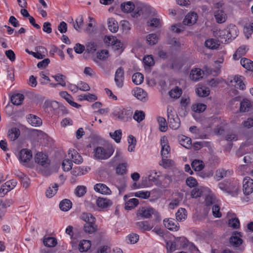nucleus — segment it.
Returning <instances> with one entry per match:
<instances>
[{
  "mask_svg": "<svg viewBox=\"0 0 253 253\" xmlns=\"http://www.w3.org/2000/svg\"><path fill=\"white\" fill-rule=\"evenodd\" d=\"M214 35L219 39L221 42H228L238 36L237 28L235 25H230L227 29L214 32Z\"/></svg>",
  "mask_w": 253,
  "mask_h": 253,
  "instance_id": "f257e3e1",
  "label": "nucleus"
},
{
  "mask_svg": "<svg viewBox=\"0 0 253 253\" xmlns=\"http://www.w3.org/2000/svg\"><path fill=\"white\" fill-rule=\"evenodd\" d=\"M168 121L169 126L173 129H177L180 126V121L177 115L172 111V108H167Z\"/></svg>",
  "mask_w": 253,
  "mask_h": 253,
  "instance_id": "f03ea898",
  "label": "nucleus"
},
{
  "mask_svg": "<svg viewBox=\"0 0 253 253\" xmlns=\"http://www.w3.org/2000/svg\"><path fill=\"white\" fill-rule=\"evenodd\" d=\"M114 151L112 147H97L94 150V157L99 160L107 159L112 155Z\"/></svg>",
  "mask_w": 253,
  "mask_h": 253,
  "instance_id": "7ed1b4c3",
  "label": "nucleus"
},
{
  "mask_svg": "<svg viewBox=\"0 0 253 253\" xmlns=\"http://www.w3.org/2000/svg\"><path fill=\"white\" fill-rule=\"evenodd\" d=\"M132 112L131 110H127L122 108H117L113 113L114 116L117 117L120 120L124 122L131 119Z\"/></svg>",
  "mask_w": 253,
  "mask_h": 253,
  "instance_id": "20e7f679",
  "label": "nucleus"
},
{
  "mask_svg": "<svg viewBox=\"0 0 253 253\" xmlns=\"http://www.w3.org/2000/svg\"><path fill=\"white\" fill-rule=\"evenodd\" d=\"M243 191L246 195H249L253 191V180L249 177H246L243 181Z\"/></svg>",
  "mask_w": 253,
  "mask_h": 253,
  "instance_id": "39448f33",
  "label": "nucleus"
},
{
  "mask_svg": "<svg viewBox=\"0 0 253 253\" xmlns=\"http://www.w3.org/2000/svg\"><path fill=\"white\" fill-rule=\"evenodd\" d=\"M184 173L182 171L178 169L173 170L172 174H168L165 176V178L169 180V181L178 182L183 180L184 178Z\"/></svg>",
  "mask_w": 253,
  "mask_h": 253,
  "instance_id": "423d86ee",
  "label": "nucleus"
},
{
  "mask_svg": "<svg viewBox=\"0 0 253 253\" xmlns=\"http://www.w3.org/2000/svg\"><path fill=\"white\" fill-rule=\"evenodd\" d=\"M35 162L43 168H47L49 165V160L46 155L42 153H38L35 157Z\"/></svg>",
  "mask_w": 253,
  "mask_h": 253,
  "instance_id": "0eeeda50",
  "label": "nucleus"
},
{
  "mask_svg": "<svg viewBox=\"0 0 253 253\" xmlns=\"http://www.w3.org/2000/svg\"><path fill=\"white\" fill-rule=\"evenodd\" d=\"M114 80L118 87L121 88L123 87L124 81V71L122 67H119L117 69Z\"/></svg>",
  "mask_w": 253,
  "mask_h": 253,
  "instance_id": "6e6552de",
  "label": "nucleus"
},
{
  "mask_svg": "<svg viewBox=\"0 0 253 253\" xmlns=\"http://www.w3.org/2000/svg\"><path fill=\"white\" fill-rule=\"evenodd\" d=\"M16 184L17 182L13 179L6 182L1 186L0 189V196H4L6 193L13 189L16 186Z\"/></svg>",
  "mask_w": 253,
  "mask_h": 253,
  "instance_id": "1a4fd4ad",
  "label": "nucleus"
},
{
  "mask_svg": "<svg viewBox=\"0 0 253 253\" xmlns=\"http://www.w3.org/2000/svg\"><path fill=\"white\" fill-rule=\"evenodd\" d=\"M161 145L162 146L161 151L162 157L167 158L170 149L169 146L168 145V141L166 137L163 136L161 138Z\"/></svg>",
  "mask_w": 253,
  "mask_h": 253,
  "instance_id": "9d476101",
  "label": "nucleus"
},
{
  "mask_svg": "<svg viewBox=\"0 0 253 253\" xmlns=\"http://www.w3.org/2000/svg\"><path fill=\"white\" fill-rule=\"evenodd\" d=\"M233 173V171L231 169H226L223 168H220L216 171L215 178L217 180H220L224 177L231 176Z\"/></svg>",
  "mask_w": 253,
  "mask_h": 253,
  "instance_id": "9b49d317",
  "label": "nucleus"
},
{
  "mask_svg": "<svg viewBox=\"0 0 253 253\" xmlns=\"http://www.w3.org/2000/svg\"><path fill=\"white\" fill-rule=\"evenodd\" d=\"M164 224L169 230L176 231L179 228V224L173 218L164 219Z\"/></svg>",
  "mask_w": 253,
  "mask_h": 253,
  "instance_id": "f8f14e48",
  "label": "nucleus"
},
{
  "mask_svg": "<svg viewBox=\"0 0 253 253\" xmlns=\"http://www.w3.org/2000/svg\"><path fill=\"white\" fill-rule=\"evenodd\" d=\"M241 236L240 233L234 232L229 240L231 245L234 247H238L241 245L243 243Z\"/></svg>",
  "mask_w": 253,
  "mask_h": 253,
  "instance_id": "ddd939ff",
  "label": "nucleus"
},
{
  "mask_svg": "<svg viewBox=\"0 0 253 253\" xmlns=\"http://www.w3.org/2000/svg\"><path fill=\"white\" fill-rule=\"evenodd\" d=\"M132 94L141 101L145 102L147 100V94L146 92L141 88L136 87L132 90Z\"/></svg>",
  "mask_w": 253,
  "mask_h": 253,
  "instance_id": "4468645a",
  "label": "nucleus"
},
{
  "mask_svg": "<svg viewBox=\"0 0 253 253\" xmlns=\"http://www.w3.org/2000/svg\"><path fill=\"white\" fill-rule=\"evenodd\" d=\"M240 110L241 112L253 111V104L247 98H244L240 103Z\"/></svg>",
  "mask_w": 253,
  "mask_h": 253,
  "instance_id": "2eb2a0df",
  "label": "nucleus"
},
{
  "mask_svg": "<svg viewBox=\"0 0 253 253\" xmlns=\"http://www.w3.org/2000/svg\"><path fill=\"white\" fill-rule=\"evenodd\" d=\"M155 210L151 207H142L138 211V214L142 217L149 218L154 214Z\"/></svg>",
  "mask_w": 253,
  "mask_h": 253,
  "instance_id": "dca6fc26",
  "label": "nucleus"
},
{
  "mask_svg": "<svg viewBox=\"0 0 253 253\" xmlns=\"http://www.w3.org/2000/svg\"><path fill=\"white\" fill-rule=\"evenodd\" d=\"M95 191L104 195H110L112 193L110 188L103 183L96 184L94 186Z\"/></svg>",
  "mask_w": 253,
  "mask_h": 253,
  "instance_id": "f3484780",
  "label": "nucleus"
},
{
  "mask_svg": "<svg viewBox=\"0 0 253 253\" xmlns=\"http://www.w3.org/2000/svg\"><path fill=\"white\" fill-rule=\"evenodd\" d=\"M198 16L195 12L188 13L183 20V23L185 25H191L196 22Z\"/></svg>",
  "mask_w": 253,
  "mask_h": 253,
  "instance_id": "a211bd4d",
  "label": "nucleus"
},
{
  "mask_svg": "<svg viewBox=\"0 0 253 253\" xmlns=\"http://www.w3.org/2000/svg\"><path fill=\"white\" fill-rule=\"evenodd\" d=\"M60 95L63 98H64L67 102L72 106L76 108H79L81 107V105L78 104L76 102H74L72 100L73 97L71 95L68 93L67 91H61L60 92Z\"/></svg>",
  "mask_w": 253,
  "mask_h": 253,
  "instance_id": "6ab92c4d",
  "label": "nucleus"
},
{
  "mask_svg": "<svg viewBox=\"0 0 253 253\" xmlns=\"http://www.w3.org/2000/svg\"><path fill=\"white\" fill-rule=\"evenodd\" d=\"M69 157L72 159V162H74L77 164H81L83 159L81 156L75 150H69L68 152Z\"/></svg>",
  "mask_w": 253,
  "mask_h": 253,
  "instance_id": "aec40b11",
  "label": "nucleus"
},
{
  "mask_svg": "<svg viewBox=\"0 0 253 253\" xmlns=\"http://www.w3.org/2000/svg\"><path fill=\"white\" fill-rule=\"evenodd\" d=\"M96 204L98 207L105 209L110 207L112 205V202L107 198L99 197L96 200Z\"/></svg>",
  "mask_w": 253,
  "mask_h": 253,
  "instance_id": "412c9836",
  "label": "nucleus"
},
{
  "mask_svg": "<svg viewBox=\"0 0 253 253\" xmlns=\"http://www.w3.org/2000/svg\"><path fill=\"white\" fill-rule=\"evenodd\" d=\"M243 79L244 77L243 76H235L231 82L234 84V85L235 87L244 90L245 88V84L243 83Z\"/></svg>",
  "mask_w": 253,
  "mask_h": 253,
  "instance_id": "4be33fe9",
  "label": "nucleus"
},
{
  "mask_svg": "<svg viewBox=\"0 0 253 253\" xmlns=\"http://www.w3.org/2000/svg\"><path fill=\"white\" fill-rule=\"evenodd\" d=\"M32 157L31 151L28 149H22L20 152L19 159L23 162H27L30 160Z\"/></svg>",
  "mask_w": 253,
  "mask_h": 253,
  "instance_id": "5701e85b",
  "label": "nucleus"
},
{
  "mask_svg": "<svg viewBox=\"0 0 253 253\" xmlns=\"http://www.w3.org/2000/svg\"><path fill=\"white\" fill-rule=\"evenodd\" d=\"M80 218L86 223H95L96 219L92 214L89 212H83L80 215Z\"/></svg>",
  "mask_w": 253,
  "mask_h": 253,
  "instance_id": "b1692460",
  "label": "nucleus"
},
{
  "mask_svg": "<svg viewBox=\"0 0 253 253\" xmlns=\"http://www.w3.org/2000/svg\"><path fill=\"white\" fill-rule=\"evenodd\" d=\"M136 225L138 229L142 231H149L153 227V225L147 221L137 222Z\"/></svg>",
  "mask_w": 253,
  "mask_h": 253,
  "instance_id": "393cba45",
  "label": "nucleus"
},
{
  "mask_svg": "<svg viewBox=\"0 0 253 253\" xmlns=\"http://www.w3.org/2000/svg\"><path fill=\"white\" fill-rule=\"evenodd\" d=\"M214 17L216 22L218 23H224L226 20V14L222 10L218 9L214 12Z\"/></svg>",
  "mask_w": 253,
  "mask_h": 253,
  "instance_id": "a878e982",
  "label": "nucleus"
},
{
  "mask_svg": "<svg viewBox=\"0 0 253 253\" xmlns=\"http://www.w3.org/2000/svg\"><path fill=\"white\" fill-rule=\"evenodd\" d=\"M190 79L197 82L203 78L202 71L199 68H195L191 70L190 74Z\"/></svg>",
  "mask_w": 253,
  "mask_h": 253,
  "instance_id": "bb28decb",
  "label": "nucleus"
},
{
  "mask_svg": "<svg viewBox=\"0 0 253 253\" xmlns=\"http://www.w3.org/2000/svg\"><path fill=\"white\" fill-rule=\"evenodd\" d=\"M135 8L134 4L131 1H127L121 4V8L125 13L131 12Z\"/></svg>",
  "mask_w": 253,
  "mask_h": 253,
  "instance_id": "cd10ccee",
  "label": "nucleus"
},
{
  "mask_svg": "<svg viewBox=\"0 0 253 253\" xmlns=\"http://www.w3.org/2000/svg\"><path fill=\"white\" fill-rule=\"evenodd\" d=\"M29 123L34 126H39L42 125V121L41 118L37 116L30 114L28 118Z\"/></svg>",
  "mask_w": 253,
  "mask_h": 253,
  "instance_id": "c85d7f7f",
  "label": "nucleus"
},
{
  "mask_svg": "<svg viewBox=\"0 0 253 253\" xmlns=\"http://www.w3.org/2000/svg\"><path fill=\"white\" fill-rule=\"evenodd\" d=\"M58 185L56 183L51 184L47 189L45 195L48 198H51L56 193L58 189Z\"/></svg>",
  "mask_w": 253,
  "mask_h": 253,
  "instance_id": "c756f323",
  "label": "nucleus"
},
{
  "mask_svg": "<svg viewBox=\"0 0 253 253\" xmlns=\"http://www.w3.org/2000/svg\"><path fill=\"white\" fill-rule=\"evenodd\" d=\"M108 27L112 33H116L119 29L117 21L113 18H109L108 19Z\"/></svg>",
  "mask_w": 253,
  "mask_h": 253,
  "instance_id": "7c9ffc66",
  "label": "nucleus"
},
{
  "mask_svg": "<svg viewBox=\"0 0 253 253\" xmlns=\"http://www.w3.org/2000/svg\"><path fill=\"white\" fill-rule=\"evenodd\" d=\"M91 247V243L89 240H83L79 244V250L81 252H87Z\"/></svg>",
  "mask_w": 253,
  "mask_h": 253,
  "instance_id": "2f4dec72",
  "label": "nucleus"
},
{
  "mask_svg": "<svg viewBox=\"0 0 253 253\" xmlns=\"http://www.w3.org/2000/svg\"><path fill=\"white\" fill-rule=\"evenodd\" d=\"M219 45L220 44L218 42L213 39L207 40L205 42V46L211 49H217L219 47Z\"/></svg>",
  "mask_w": 253,
  "mask_h": 253,
  "instance_id": "473e14b6",
  "label": "nucleus"
},
{
  "mask_svg": "<svg viewBox=\"0 0 253 253\" xmlns=\"http://www.w3.org/2000/svg\"><path fill=\"white\" fill-rule=\"evenodd\" d=\"M72 206L71 201L68 199H64L61 201L59 204V207L61 211H68Z\"/></svg>",
  "mask_w": 253,
  "mask_h": 253,
  "instance_id": "72a5a7b5",
  "label": "nucleus"
},
{
  "mask_svg": "<svg viewBox=\"0 0 253 253\" xmlns=\"http://www.w3.org/2000/svg\"><path fill=\"white\" fill-rule=\"evenodd\" d=\"M160 175L155 170L152 171L148 176V179L149 181H152L156 185H159L161 184L159 179Z\"/></svg>",
  "mask_w": 253,
  "mask_h": 253,
  "instance_id": "f704fd0d",
  "label": "nucleus"
},
{
  "mask_svg": "<svg viewBox=\"0 0 253 253\" xmlns=\"http://www.w3.org/2000/svg\"><path fill=\"white\" fill-rule=\"evenodd\" d=\"M24 99V96L21 93L13 95L11 97L12 103L15 105H20Z\"/></svg>",
  "mask_w": 253,
  "mask_h": 253,
  "instance_id": "c9c22d12",
  "label": "nucleus"
},
{
  "mask_svg": "<svg viewBox=\"0 0 253 253\" xmlns=\"http://www.w3.org/2000/svg\"><path fill=\"white\" fill-rule=\"evenodd\" d=\"M240 63L245 69L253 72V61L249 59L244 58L241 59Z\"/></svg>",
  "mask_w": 253,
  "mask_h": 253,
  "instance_id": "e433bc0d",
  "label": "nucleus"
},
{
  "mask_svg": "<svg viewBox=\"0 0 253 253\" xmlns=\"http://www.w3.org/2000/svg\"><path fill=\"white\" fill-rule=\"evenodd\" d=\"M20 130L16 127H12L9 130L8 136L11 141H14L20 135Z\"/></svg>",
  "mask_w": 253,
  "mask_h": 253,
  "instance_id": "4c0bfd02",
  "label": "nucleus"
},
{
  "mask_svg": "<svg viewBox=\"0 0 253 253\" xmlns=\"http://www.w3.org/2000/svg\"><path fill=\"white\" fill-rule=\"evenodd\" d=\"M197 94L200 97L208 96L210 93V89L205 86L198 87L196 89Z\"/></svg>",
  "mask_w": 253,
  "mask_h": 253,
  "instance_id": "58836bf2",
  "label": "nucleus"
},
{
  "mask_svg": "<svg viewBox=\"0 0 253 253\" xmlns=\"http://www.w3.org/2000/svg\"><path fill=\"white\" fill-rule=\"evenodd\" d=\"M157 122L159 126V130L162 132L166 131L168 129V125L165 118L162 117H158Z\"/></svg>",
  "mask_w": 253,
  "mask_h": 253,
  "instance_id": "ea45409f",
  "label": "nucleus"
},
{
  "mask_svg": "<svg viewBox=\"0 0 253 253\" xmlns=\"http://www.w3.org/2000/svg\"><path fill=\"white\" fill-rule=\"evenodd\" d=\"M182 93V89L178 86H175L169 91L170 97L174 99L178 98L181 95Z\"/></svg>",
  "mask_w": 253,
  "mask_h": 253,
  "instance_id": "a19ab883",
  "label": "nucleus"
},
{
  "mask_svg": "<svg viewBox=\"0 0 253 253\" xmlns=\"http://www.w3.org/2000/svg\"><path fill=\"white\" fill-rule=\"evenodd\" d=\"M138 200L136 198H132L129 199L125 204V209L126 210H131L138 204Z\"/></svg>",
  "mask_w": 253,
  "mask_h": 253,
  "instance_id": "79ce46f5",
  "label": "nucleus"
},
{
  "mask_svg": "<svg viewBox=\"0 0 253 253\" xmlns=\"http://www.w3.org/2000/svg\"><path fill=\"white\" fill-rule=\"evenodd\" d=\"M180 144L183 147L188 148L190 147L192 141L190 138L182 135L179 138Z\"/></svg>",
  "mask_w": 253,
  "mask_h": 253,
  "instance_id": "37998d69",
  "label": "nucleus"
},
{
  "mask_svg": "<svg viewBox=\"0 0 253 253\" xmlns=\"http://www.w3.org/2000/svg\"><path fill=\"white\" fill-rule=\"evenodd\" d=\"M192 169L197 171H200L202 170L204 167V165L202 161L199 160H195L191 164Z\"/></svg>",
  "mask_w": 253,
  "mask_h": 253,
  "instance_id": "c03bdc74",
  "label": "nucleus"
},
{
  "mask_svg": "<svg viewBox=\"0 0 253 253\" xmlns=\"http://www.w3.org/2000/svg\"><path fill=\"white\" fill-rule=\"evenodd\" d=\"M207 108V106L203 103H197L193 104L192 110L196 113H200L204 112Z\"/></svg>",
  "mask_w": 253,
  "mask_h": 253,
  "instance_id": "a18cd8bd",
  "label": "nucleus"
},
{
  "mask_svg": "<svg viewBox=\"0 0 253 253\" xmlns=\"http://www.w3.org/2000/svg\"><path fill=\"white\" fill-rule=\"evenodd\" d=\"M186 216V211L183 208L179 209L175 213L176 218L178 221L185 219Z\"/></svg>",
  "mask_w": 253,
  "mask_h": 253,
  "instance_id": "49530a36",
  "label": "nucleus"
},
{
  "mask_svg": "<svg viewBox=\"0 0 253 253\" xmlns=\"http://www.w3.org/2000/svg\"><path fill=\"white\" fill-rule=\"evenodd\" d=\"M84 229L85 233L92 234L97 230V226L95 223H86L84 225Z\"/></svg>",
  "mask_w": 253,
  "mask_h": 253,
  "instance_id": "de8ad7c7",
  "label": "nucleus"
},
{
  "mask_svg": "<svg viewBox=\"0 0 253 253\" xmlns=\"http://www.w3.org/2000/svg\"><path fill=\"white\" fill-rule=\"evenodd\" d=\"M110 137L113 139L116 142L120 143L122 138V132L121 129H118L114 132H110Z\"/></svg>",
  "mask_w": 253,
  "mask_h": 253,
  "instance_id": "09e8293b",
  "label": "nucleus"
},
{
  "mask_svg": "<svg viewBox=\"0 0 253 253\" xmlns=\"http://www.w3.org/2000/svg\"><path fill=\"white\" fill-rule=\"evenodd\" d=\"M143 75L140 73H134L132 77V80L135 84H140L143 81Z\"/></svg>",
  "mask_w": 253,
  "mask_h": 253,
  "instance_id": "8fccbe9b",
  "label": "nucleus"
},
{
  "mask_svg": "<svg viewBox=\"0 0 253 253\" xmlns=\"http://www.w3.org/2000/svg\"><path fill=\"white\" fill-rule=\"evenodd\" d=\"M55 80L58 82V84L61 85L62 86H66L65 79L66 77L62 74H58L56 75L52 76Z\"/></svg>",
  "mask_w": 253,
  "mask_h": 253,
  "instance_id": "3c124183",
  "label": "nucleus"
},
{
  "mask_svg": "<svg viewBox=\"0 0 253 253\" xmlns=\"http://www.w3.org/2000/svg\"><path fill=\"white\" fill-rule=\"evenodd\" d=\"M57 240L53 237H47L43 240L44 245L48 247H55L57 244Z\"/></svg>",
  "mask_w": 253,
  "mask_h": 253,
  "instance_id": "603ef678",
  "label": "nucleus"
},
{
  "mask_svg": "<svg viewBox=\"0 0 253 253\" xmlns=\"http://www.w3.org/2000/svg\"><path fill=\"white\" fill-rule=\"evenodd\" d=\"M145 114L143 111L136 110L134 112L133 118L134 120L140 123L145 119Z\"/></svg>",
  "mask_w": 253,
  "mask_h": 253,
  "instance_id": "864d4df0",
  "label": "nucleus"
},
{
  "mask_svg": "<svg viewBox=\"0 0 253 253\" xmlns=\"http://www.w3.org/2000/svg\"><path fill=\"white\" fill-rule=\"evenodd\" d=\"M147 26L151 27L158 28L161 26L162 23L160 19L153 18L147 22Z\"/></svg>",
  "mask_w": 253,
  "mask_h": 253,
  "instance_id": "5fc2aeb1",
  "label": "nucleus"
},
{
  "mask_svg": "<svg viewBox=\"0 0 253 253\" xmlns=\"http://www.w3.org/2000/svg\"><path fill=\"white\" fill-rule=\"evenodd\" d=\"M86 192V188L84 186H78L75 190V195L79 197H83Z\"/></svg>",
  "mask_w": 253,
  "mask_h": 253,
  "instance_id": "6e6d98bb",
  "label": "nucleus"
},
{
  "mask_svg": "<svg viewBox=\"0 0 253 253\" xmlns=\"http://www.w3.org/2000/svg\"><path fill=\"white\" fill-rule=\"evenodd\" d=\"M126 163H122L119 164L116 169V173L118 174L123 175L126 172Z\"/></svg>",
  "mask_w": 253,
  "mask_h": 253,
  "instance_id": "4d7b16f0",
  "label": "nucleus"
},
{
  "mask_svg": "<svg viewBox=\"0 0 253 253\" xmlns=\"http://www.w3.org/2000/svg\"><path fill=\"white\" fill-rule=\"evenodd\" d=\"M225 138L228 141H237L238 140V135L235 132L230 131L226 133Z\"/></svg>",
  "mask_w": 253,
  "mask_h": 253,
  "instance_id": "13d9d810",
  "label": "nucleus"
},
{
  "mask_svg": "<svg viewBox=\"0 0 253 253\" xmlns=\"http://www.w3.org/2000/svg\"><path fill=\"white\" fill-rule=\"evenodd\" d=\"M185 65V61L183 60L178 59L174 61L171 64V68L179 70Z\"/></svg>",
  "mask_w": 253,
  "mask_h": 253,
  "instance_id": "bf43d9fd",
  "label": "nucleus"
},
{
  "mask_svg": "<svg viewBox=\"0 0 253 253\" xmlns=\"http://www.w3.org/2000/svg\"><path fill=\"white\" fill-rule=\"evenodd\" d=\"M146 40L149 44L153 45L158 42V37L155 34H151L147 36Z\"/></svg>",
  "mask_w": 253,
  "mask_h": 253,
  "instance_id": "052dcab7",
  "label": "nucleus"
},
{
  "mask_svg": "<svg viewBox=\"0 0 253 253\" xmlns=\"http://www.w3.org/2000/svg\"><path fill=\"white\" fill-rule=\"evenodd\" d=\"M251 137H253V130L248 132L245 135L246 141L242 144L243 146H249L253 145V141H250Z\"/></svg>",
  "mask_w": 253,
  "mask_h": 253,
  "instance_id": "680f3d73",
  "label": "nucleus"
},
{
  "mask_svg": "<svg viewBox=\"0 0 253 253\" xmlns=\"http://www.w3.org/2000/svg\"><path fill=\"white\" fill-rule=\"evenodd\" d=\"M84 23V19L83 16H79L76 20V23H74V28L78 31H79Z\"/></svg>",
  "mask_w": 253,
  "mask_h": 253,
  "instance_id": "e2e57ef3",
  "label": "nucleus"
},
{
  "mask_svg": "<svg viewBox=\"0 0 253 253\" xmlns=\"http://www.w3.org/2000/svg\"><path fill=\"white\" fill-rule=\"evenodd\" d=\"M173 163L172 160L162 157V161L160 162L159 165L166 169L172 166Z\"/></svg>",
  "mask_w": 253,
  "mask_h": 253,
  "instance_id": "0e129e2a",
  "label": "nucleus"
},
{
  "mask_svg": "<svg viewBox=\"0 0 253 253\" xmlns=\"http://www.w3.org/2000/svg\"><path fill=\"white\" fill-rule=\"evenodd\" d=\"M237 190L238 184L237 182L228 181L227 193L236 192Z\"/></svg>",
  "mask_w": 253,
  "mask_h": 253,
  "instance_id": "69168bd1",
  "label": "nucleus"
},
{
  "mask_svg": "<svg viewBox=\"0 0 253 253\" xmlns=\"http://www.w3.org/2000/svg\"><path fill=\"white\" fill-rule=\"evenodd\" d=\"M62 165L63 170L68 171L72 169V162L69 159H66L63 161Z\"/></svg>",
  "mask_w": 253,
  "mask_h": 253,
  "instance_id": "338daca9",
  "label": "nucleus"
},
{
  "mask_svg": "<svg viewBox=\"0 0 253 253\" xmlns=\"http://www.w3.org/2000/svg\"><path fill=\"white\" fill-rule=\"evenodd\" d=\"M228 225L230 227L237 229L240 226V221L237 218H232L228 220Z\"/></svg>",
  "mask_w": 253,
  "mask_h": 253,
  "instance_id": "774afa93",
  "label": "nucleus"
}]
</instances>
